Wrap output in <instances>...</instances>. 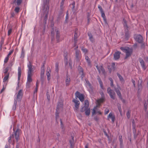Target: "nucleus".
Segmentation results:
<instances>
[{
  "label": "nucleus",
  "instance_id": "50",
  "mask_svg": "<svg viewBox=\"0 0 148 148\" xmlns=\"http://www.w3.org/2000/svg\"><path fill=\"white\" fill-rule=\"evenodd\" d=\"M97 106L95 107L93 109V111L92 112V114L93 115L95 114L96 113V110L97 109Z\"/></svg>",
  "mask_w": 148,
  "mask_h": 148
},
{
  "label": "nucleus",
  "instance_id": "51",
  "mask_svg": "<svg viewBox=\"0 0 148 148\" xmlns=\"http://www.w3.org/2000/svg\"><path fill=\"white\" fill-rule=\"evenodd\" d=\"M145 110L146 111L147 109V103L145 102L144 104Z\"/></svg>",
  "mask_w": 148,
  "mask_h": 148
},
{
  "label": "nucleus",
  "instance_id": "60",
  "mask_svg": "<svg viewBox=\"0 0 148 148\" xmlns=\"http://www.w3.org/2000/svg\"><path fill=\"white\" fill-rule=\"evenodd\" d=\"M118 108L120 113H121L122 112V110L121 107L119 106Z\"/></svg>",
  "mask_w": 148,
  "mask_h": 148
},
{
  "label": "nucleus",
  "instance_id": "56",
  "mask_svg": "<svg viewBox=\"0 0 148 148\" xmlns=\"http://www.w3.org/2000/svg\"><path fill=\"white\" fill-rule=\"evenodd\" d=\"M12 52H13L12 51H10L9 52V53L8 54V55H7V56L9 58V56L12 54Z\"/></svg>",
  "mask_w": 148,
  "mask_h": 148
},
{
  "label": "nucleus",
  "instance_id": "39",
  "mask_svg": "<svg viewBox=\"0 0 148 148\" xmlns=\"http://www.w3.org/2000/svg\"><path fill=\"white\" fill-rule=\"evenodd\" d=\"M119 141L120 142V145L121 146H122L123 145V140L122 138V136H119Z\"/></svg>",
  "mask_w": 148,
  "mask_h": 148
},
{
  "label": "nucleus",
  "instance_id": "4",
  "mask_svg": "<svg viewBox=\"0 0 148 148\" xmlns=\"http://www.w3.org/2000/svg\"><path fill=\"white\" fill-rule=\"evenodd\" d=\"M49 0H44V7H45L46 5L47 7L46 8V10H47V14L45 15V19H47V18L48 14L49 13V6L48 4L49 3Z\"/></svg>",
  "mask_w": 148,
  "mask_h": 148
},
{
  "label": "nucleus",
  "instance_id": "19",
  "mask_svg": "<svg viewBox=\"0 0 148 148\" xmlns=\"http://www.w3.org/2000/svg\"><path fill=\"white\" fill-rule=\"evenodd\" d=\"M134 122V120H133L132 121L133 131L134 134V137L135 138H136L137 136L136 134V130L135 129V125Z\"/></svg>",
  "mask_w": 148,
  "mask_h": 148
},
{
  "label": "nucleus",
  "instance_id": "14",
  "mask_svg": "<svg viewBox=\"0 0 148 148\" xmlns=\"http://www.w3.org/2000/svg\"><path fill=\"white\" fill-rule=\"evenodd\" d=\"M121 52L119 51H117L114 54V58L115 60H118L120 57Z\"/></svg>",
  "mask_w": 148,
  "mask_h": 148
},
{
  "label": "nucleus",
  "instance_id": "58",
  "mask_svg": "<svg viewBox=\"0 0 148 148\" xmlns=\"http://www.w3.org/2000/svg\"><path fill=\"white\" fill-rule=\"evenodd\" d=\"M132 81L133 84V86L134 87H135L136 86V82L133 79H132Z\"/></svg>",
  "mask_w": 148,
  "mask_h": 148
},
{
  "label": "nucleus",
  "instance_id": "3",
  "mask_svg": "<svg viewBox=\"0 0 148 148\" xmlns=\"http://www.w3.org/2000/svg\"><path fill=\"white\" fill-rule=\"evenodd\" d=\"M121 49L126 53L125 58L130 56L132 52V49L127 47L125 48L121 47Z\"/></svg>",
  "mask_w": 148,
  "mask_h": 148
},
{
  "label": "nucleus",
  "instance_id": "25",
  "mask_svg": "<svg viewBox=\"0 0 148 148\" xmlns=\"http://www.w3.org/2000/svg\"><path fill=\"white\" fill-rule=\"evenodd\" d=\"M97 79L100 84L101 88L102 89H103V86L102 82L99 76H98Z\"/></svg>",
  "mask_w": 148,
  "mask_h": 148
},
{
  "label": "nucleus",
  "instance_id": "42",
  "mask_svg": "<svg viewBox=\"0 0 148 148\" xmlns=\"http://www.w3.org/2000/svg\"><path fill=\"white\" fill-rule=\"evenodd\" d=\"M56 69L55 71L56 72L58 73V63H56Z\"/></svg>",
  "mask_w": 148,
  "mask_h": 148
},
{
  "label": "nucleus",
  "instance_id": "12",
  "mask_svg": "<svg viewBox=\"0 0 148 148\" xmlns=\"http://www.w3.org/2000/svg\"><path fill=\"white\" fill-rule=\"evenodd\" d=\"M70 76L68 75V74H66L65 79V83L66 86H69L70 83Z\"/></svg>",
  "mask_w": 148,
  "mask_h": 148
},
{
  "label": "nucleus",
  "instance_id": "33",
  "mask_svg": "<svg viewBox=\"0 0 148 148\" xmlns=\"http://www.w3.org/2000/svg\"><path fill=\"white\" fill-rule=\"evenodd\" d=\"M117 75L121 82H123L124 81L122 77L119 73H118Z\"/></svg>",
  "mask_w": 148,
  "mask_h": 148
},
{
  "label": "nucleus",
  "instance_id": "20",
  "mask_svg": "<svg viewBox=\"0 0 148 148\" xmlns=\"http://www.w3.org/2000/svg\"><path fill=\"white\" fill-rule=\"evenodd\" d=\"M96 67L98 70L99 73H100L101 72H102L103 73H104L105 72V70L103 68L102 66H97Z\"/></svg>",
  "mask_w": 148,
  "mask_h": 148
},
{
  "label": "nucleus",
  "instance_id": "11",
  "mask_svg": "<svg viewBox=\"0 0 148 148\" xmlns=\"http://www.w3.org/2000/svg\"><path fill=\"white\" fill-rule=\"evenodd\" d=\"M51 71L49 67H48L46 71V75L47 76V79L49 81L50 79Z\"/></svg>",
  "mask_w": 148,
  "mask_h": 148
},
{
  "label": "nucleus",
  "instance_id": "49",
  "mask_svg": "<svg viewBox=\"0 0 148 148\" xmlns=\"http://www.w3.org/2000/svg\"><path fill=\"white\" fill-rule=\"evenodd\" d=\"M86 108L85 106H83L81 109L80 112H84V111H85Z\"/></svg>",
  "mask_w": 148,
  "mask_h": 148
},
{
  "label": "nucleus",
  "instance_id": "27",
  "mask_svg": "<svg viewBox=\"0 0 148 148\" xmlns=\"http://www.w3.org/2000/svg\"><path fill=\"white\" fill-rule=\"evenodd\" d=\"M51 36H53L55 34V31L53 29V27L54 25L53 24L52 25H51Z\"/></svg>",
  "mask_w": 148,
  "mask_h": 148
},
{
  "label": "nucleus",
  "instance_id": "63",
  "mask_svg": "<svg viewBox=\"0 0 148 148\" xmlns=\"http://www.w3.org/2000/svg\"><path fill=\"white\" fill-rule=\"evenodd\" d=\"M75 2H74L72 3V5H73V9H74L75 7Z\"/></svg>",
  "mask_w": 148,
  "mask_h": 148
},
{
  "label": "nucleus",
  "instance_id": "38",
  "mask_svg": "<svg viewBox=\"0 0 148 148\" xmlns=\"http://www.w3.org/2000/svg\"><path fill=\"white\" fill-rule=\"evenodd\" d=\"M56 38L58 40L59 38V32L58 30H56Z\"/></svg>",
  "mask_w": 148,
  "mask_h": 148
},
{
  "label": "nucleus",
  "instance_id": "17",
  "mask_svg": "<svg viewBox=\"0 0 148 148\" xmlns=\"http://www.w3.org/2000/svg\"><path fill=\"white\" fill-rule=\"evenodd\" d=\"M9 75L8 74L7 75H6L4 78L3 79V82L4 83V84L3 85V89L1 90V91L2 92V91L3 89L4 86H5L6 84V83H5V82L7 81Z\"/></svg>",
  "mask_w": 148,
  "mask_h": 148
},
{
  "label": "nucleus",
  "instance_id": "43",
  "mask_svg": "<svg viewBox=\"0 0 148 148\" xmlns=\"http://www.w3.org/2000/svg\"><path fill=\"white\" fill-rule=\"evenodd\" d=\"M89 104L88 101L87 100H86L85 101V106L86 107H88Z\"/></svg>",
  "mask_w": 148,
  "mask_h": 148
},
{
  "label": "nucleus",
  "instance_id": "22",
  "mask_svg": "<svg viewBox=\"0 0 148 148\" xmlns=\"http://www.w3.org/2000/svg\"><path fill=\"white\" fill-rule=\"evenodd\" d=\"M125 35L126 38H128L130 36V33L128 27L126 28L125 30Z\"/></svg>",
  "mask_w": 148,
  "mask_h": 148
},
{
  "label": "nucleus",
  "instance_id": "2",
  "mask_svg": "<svg viewBox=\"0 0 148 148\" xmlns=\"http://www.w3.org/2000/svg\"><path fill=\"white\" fill-rule=\"evenodd\" d=\"M23 95V90H19L17 95H15L14 98V105L12 107V109L13 110H15L16 105L17 102H20L22 98Z\"/></svg>",
  "mask_w": 148,
  "mask_h": 148
},
{
  "label": "nucleus",
  "instance_id": "1",
  "mask_svg": "<svg viewBox=\"0 0 148 148\" xmlns=\"http://www.w3.org/2000/svg\"><path fill=\"white\" fill-rule=\"evenodd\" d=\"M14 131V134L10 135L8 138V142L9 143H12L13 145H14L15 143V139L17 142L19 139V134L21 130L19 129H17L16 131H15L14 128L13 129Z\"/></svg>",
  "mask_w": 148,
  "mask_h": 148
},
{
  "label": "nucleus",
  "instance_id": "37",
  "mask_svg": "<svg viewBox=\"0 0 148 148\" xmlns=\"http://www.w3.org/2000/svg\"><path fill=\"white\" fill-rule=\"evenodd\" d=\"M21 2L22 0H17L15 3V5H19L21 4Z\"/></svg>",
  "mask_w": 148,
  "mask_h": 148
},
{
  "label": "nucleus",
  "instance_id": "24",
  "mask_svg": "<svg viewBox=\"0 0 148 148\" xmlns=\"http://www.w3.org/2000/svg\"><path fill=\"white\" fill-rule=\"evenodd\" d=\"M114 90L119 98L121 99V95L119 89L118 88H115Z\"/></svg>",
  "mask_w": 148,
  "mask_h": 148
},
{
  "label": "nucleus",
  "instance_id": "40",
  "mask_svg": "<svg viewBox=\"0 0 148 148\" xmlns=\"http://www.w3.org/2000/svg\"><path fill=\"white\" fill-rule=\"evenodd\" d=\"M138 92L140 90V91L142 89V86L141 83H140L138 84Z\"/></svg>",
  "mask_w": 148,
  "mask_h": 148
},
{
  "label": "nucleus",
  "instance_id": "10",
  "mask_svg": "<svg viewBox=\"0 0 148 148\" xmlns=\"http://www.w3.org/2000/svg\"><path fill=\"white\" fill-rule=\"evenodd\" d=\"M78 69L79 74L81 75V77L82 79H83L85 76V74L84 73V71L83 69L80 66L78 67Z\"/></svg>",
  "mask_w": 148,
  "mask_h": 148
},
{
  "label": "nucleus",
  "instance_id": "21",
  "mask_svg": "<svg viewBox=\"0 0 148 148\" xmlns=\"http://www.w3.org/2000/svg\"><path fill=\"white\" fill-rule=\"evenodd\" d=\"M139 61L142 68L143 70H145L146 68L145 66L144 61L141 58H140Z\"/></svg>",
  "mask_w": 148,
  "mask_h": 148
},
{
  "label": "nucleus",
  "instance_id": "7",
  "mask_svg": "<svg viewBox=\"0 0 148 148\" xmlns=\"http://www.w3.org/2000/svg\"><path fill=\"white\" fill-rule=\"evenodd\" d=\"M32 76V75L27 74V82L26 84V87L27 88H29L30 87V83L32 81L31 78Z\"/></svg>",
  "mask_w": 148,
  "mask_h": 148
},
{
  "label": "nucleus",
  "instance_id": "28",
  "mask_svg": "<svg viewBox=\"0 0 148 148\" xmlns=\"http://www.w3.org/2000/svg\"><path fill=\"white\" fill-rule=\"evenodd\" d=\"M59 108H60V107L58 105L57 106V107L56 110V120H57L59 118V115H58L59 113H58V110H59Z\"/></svg>",
  "mask_w": 148,
  "mask_h": 148
},
{
  "label": "nucleus",
  "instance_id": "54",
  "mask_svg": "<svg viewBox=\"0 0 148 148\" xmlns=\"http://www.w3.org/2000/svg\"><path fill=\"white\" fill-rule=\"evenodd\" d=\"M12 29L11 28L10 29H9L8 31V35L9 36L11 34L12 32Z\"/></svg>",
  "mask_w": 148,
  "mask_h": 148
},
{
  "label": "nucleus",
  "instance_id": "59",
  "mask_svg": "<svg viewBox=\"0 0 148 148\" xmlns=\"http://www.w3.org/2000/svg\"><path fill=\"white\" fill-rule=\"evenodd\" d=\"M8 71V69L7 68H6L4 70V73L5 74H6L7 73Z\"/></svg>",
  "mask_w": 148,
  "mask_h": 148
},
{
  "label": "nucleus",
  "instance_id": "18",
  "mask_svg": "<svg viewBox=\"0 0 148 148\" xmlns=\"http://www.w3.org/2000/svg\"><path fill=\"white\" fill-rule=\"evenodd\" d=\"M100 94L101 95L102 98L99 99L98 100V102L99 103L102 102L103 101L104 98V95L103 94V92L102 90L100 92Z\"/></svg>",
  "mask_w": 148,
  "mask_h": 148
},
{
  "label": "nucleus",
  "instance_id": "55",
  "mask_svg": "<svg viewBox=\"0 0 148 148\" xmlns=\"http://www.w3.org/2000/svg\"><path fill=\"white\" fill-rule=\"evenodd\" d=\"M109 109H106L105 110V114H107L108 113H109Z\"/></svg>",
  "mask_w": 148,
  "mask_h": 148
},
{
  "label": "nucleus",
  "instance_id": "26",
  "mask_svg": "<svg viewBox=\"0 0 148 148\" xmlns=\"http://www.w3.org/2000/svg\"><path fill=\"white\" fill-rule=\"evenodd\" d=\"M67 52H64V60L65 61V64L67 65L68 64V62H67Z\"/></svg>",
  "mask_w": 148,
  "mask_h": 148
},
{
  "label": "nucleus",
  "instance_id": "5",
  "mask_svg": "<svg viewBox=\"0 0 148 148\" xmlns=\"http://www.w3.org/2000/svg\"><path fill=\"white\" fill-rule=\"evenodd\" d=\"M107 92L109 94L111 98L114 99L115 95L114 92L113 90H111L110 88L109 87L107 89Z\"/></svg>",
  "mask_w": 148,
  "mask_h": 148
},
{
  "label": "nucleus",
  "instance_id": "62",
  "mask_svg": "<svg viewBox=\"0 0 148 148\" xmlns=\"http://www.w3.org/2000/svg\"><path fill=\"white\" fill-rule=\"evenodd\" d=\"M14 63L12 61L9 64V66H12Z\"/></svg>",
  "mask_w": 148,
  "mask_h": 148
},
{
  "label": "nucleus",
  "instance_id": "30",
  "mask_svg": "<svg viewBox=\"0 0 148 148\" xmlns=\"http://www.w3.org/2000/svg\"><path fill=\"white\" fill-rule=\"evenodd\" d=\"M76 57L77 60H79V58L80 57L79 55V51L77 50L76 51Z\"/></svg>",
  "mask_w": 148,
  "mask_h": 148
},
{
  "label": "nucleus",
  "instance_id": "48",
  "mask_svg": "<svg viewBox=\"0 0 148 148\" xmlns=\"http://www.w3.org/2000/svg\"><path fill=\"white\" fill-rule=\"evenodd\" d=\"M19 9H20V8H19V7H16L14 9V11L18 13L19 12Z\"/></svg>",
  "mask_w": 148,
  "mask_h": 148
},
{
  "label": "nucleus",
  "instance_id": "31",
  "mask_svg": "<svg viewBox=\"0 0 148 148\" xmlns=\"http://www.w3.org/2000/svg\"><path fill=\"white\" fill-rule=\"evenodd\" d=\"M73 101L75 103V105H79L80 104V102L79 101L77 100L76 99H74L73 100Z\"/></svg>",
  "mask_w": 148,
  "mask_h": 148
},
{
  "label": "nucleus",
  "instance_id": "8",
  "mask_svg": "<svg viewBox=\"0 0 148 148\" xmlns=\"http://www.w3.org/2000/svg\"><path fill=\"white\" fill-rule=\"evenodd\" d=\"M75 95L76 97L79 98L81 102L84 101V98L83 94H81L79 92L77 91L75 93Z\"/></svg>",
  "mask_w": 148,
  "mask_h": 148
},
{
  "label": "nucleus",
  "instance_id": "32",
  "mask_svg": "<svg viewBox=\"0 0 148 148\" xmlns=\"http://www.w3.org/2000/svg\"><path fill=\"white\" fill-rule=\"evenodd\" d=\"M25 56V51L23 50V48H22L21 53L20 56V58H23Z\"/></svg>",
  "mask_w": 148,
  "mask_h": 148
},
{
  "label": "nucleus",
  "instance_id": "52",
  "mask_svg": "<svg viewBox=\"0 0 148 148\" xmlns=\"http://www.w3.org/2000/svg\"><path fill=\"white\" fill-rule=\"evenodd\" d=\"M8 59H9V57L6 56L4 60V62L5 63H6L8 62Z\"/></svg>",
  "mask_w": 148,
  "mask_h": 148
},
{
  "label": "nucleus",
  "instance_id": "57",
  "mask_svg": "<svg viewBox=\"0 0 148 148\" xmlns=\"http://www.w3.org/2000/svg\"><path fill=\"white\" fill-rule=\"evenodd\" d=\"M48 92H47V99L49 101L50 100V95L48 94Z\"/></svg>",
  "mask_w": 148,
  "mask_h": 148
},
{
  "label": "nucleus",
  "instance_id": "61",
  "mask_svg": "<svg viewBox=\"0 0 148 148\" xmlns=\"http://www.w3.org/2000/svg\"><path fill=\"white\" fill-rule=\"evenodd\" d=\"M76 32H75V34H74V39H75H75L77 38V37L75 36V35H76Z\"/></svg>",
  "mask_w": 148,
  "mask_h": 148
},
{
  "label": "nucleus",
  "instance_id": "9",
  "mask_svg": "<svg viewBox=\"0 0 148 148\" xmlns=\"http://www.w3.org/2000/svg\"><path fill=\"white\" fill-rule=\"evenodd\" d=\"M27 67L28 69L27 74L32 75V73L34 71V68L32 66L31 64L29 62L27 64Z\"/></svg>",
  "mask_w": 148,
  "mask_h": 148
},
{
  "label": "nucleus",
  "instance_id": "23",
  "mask_svg": "<svg viewBox=\"0 0 148 148\" xmlns=\"http://www.w3.org/2000/svg\"><path fill=\"white\" fill-rule=\"evenodd\" d=\"M45 71L44 65H43L41 68L40 76L41 78H42L44 75Z\"/></svg>",
  "mask_w": 148,
  "mask_h": 148
},
{
  "label": "nucleus",
  "instance_id": "6",
  "mask_svg": "<svg viewBox=\"0 0 148 148\" xmlns=\"http://www.w3.org/2000/svg\"><path fill=\"white\" fill-rule=\"evenodd\" d=\"M135 40L139 43H141L143 40V37L140 34H136L134 36Z\"/></svg>",
  "mask_w": 148,
  "mask_h": 148
},
{
  "label": "nucleus",
  "instance_id": "13",
  "mask_svg": "<svg viewBox=\"0 0 148 148\" xmlns=\"http://www.w3.org/2000/svg\"><path fill=\"white\" fill-rule=\"evenodd\" d=\"M18 84L17 85L18 86V84L19 83V80L20 79V78L21 76V69L20 67H18Z\"/></svg>",
  "mask_w": 148,
  "mask_h": 148
},
{
  "label": "nucleus",
  "instance_id": "47",
  "mask_svg": "<svg viewBox=\"0 0 148 148\" xmlns=\"http://www.w3.org/2000/svg\"><path fill=\"white\" fill-rule=\"evenodd\" d=\"M131 112L130 111H128L126 113V115L128 118H129L130 116Z\"/></svg>",
  "mask_w": 148,
  "mask_h": 148
},
{
  "label": "nucleus",
  "instance_id": "46",
  "mask_svg": "<svg viewBox=\"0 0 148 148\" xmlns=\"http://www.w3.org/2000/svg\"><path fill=\"white\" fill-rule=\"evenodd\" d=\"M82 50L85 53H86L87 52V49H86L84 48V47H82Z\"/></svg>",
  "mask_w": 148,
  "mask_h": 148
},
{
  "label": "nucleus",
  "instance_id": "41",
  "mask_svg": "<svg viewBox=\"0 0 148 148\" xmlns=\"http://www.w3.org/2000/svg\"><path fill=\"white\" fill-rule=\"evenodd\" d=\"M79 105H75L74 110L75 112H77L78 110Z\"/></svg>",
  "mask_w": 148,
  "mask_h": 148
},
{
  "label": "nucleus",
  "instance_id": "35",
  "mask_svg": "<svg viewBox=\"0 0 148 148\" xmlns=\"http://www.w3.org/2000/svg\"><path fill=\"white\" fill-rule=\"evenodd\" d=\"M101 16L103 17V20H104V21H106V18L105 16V15L104 13L103 12V11L101 12Z\"/></svg>",
  "mask_w": 148,
  "mask_h": 148
},
{
  "label": "nucleus",
  "instance_id": "16",
  "mask_svg": "<svg viewBox=\"0 0 148 148\" xmlns=\"http://www.w3.org/2000/svg\"><path fill=\"white\" fill-rule=\"evenodd\" d=\"M108 119L111 118L112 121L114 122L115 120V116L114 114L111 112H110L108 116Z\"/></svg>",
  "mask_w": 148,
  "mask_h": 148
},
{
  "label": "nucleus",
  "instance_id": "36",
  "mask_svg": "<svg viewBox=\"0 0 148 148\" xmlns=\"http://www.w3.org/2000/svg\"><path fill=\"white\" fill-rule=\"evenodd\" d=\"M85 59L86 60L88 64L90 65V62L89 58L87 56H85Z\"/></svg>",
  "mask_w": 148,
  "mask_h": 148
},
{
  "label": "nucleus",
  "instance_id": "34",
  "mask_svg": "<svg viewBox=\"0 0 148 148\" xmlns=\"http://www.w3.org/2000/svg\"><path fill=\"white\" fill-rule=\"evenodd\" d=\"M88 35L89 37L90 40L92 42L93 41V39L92 38V35L91 33H88Z\"/></svg>",
  "mask_w": 148,
  "mask_h": 148
},
{
  "label": "nucleus",
  "instance_id": "64",
  "mask_svg": "<svg viewBox=\"0 0 148 148\" xmlns=\"http://www.w3.org/2000/svg\"><path fill=\"white\" fill-rule=\"evenodd\" d=\"M97 113H98L99 114H101V113L100 111H97L96 112Z\"/></svg>",
  "mask_w": 148,
  "mask_h": 148
},
{
  "label": "nucleus",
  "instance_id": "53",
  "mask_svg": "<svg viewBox=\"0 0 148 148\" xmlns=\"http://www.w3.org/2000/svg\"><path fill=\"white\" fill-rule=\"evenodd\" d=\"M98 7L99 9L100 12L103 11L100 5H99L98 6Z\"/></svg>",
  "mask_w": 148,
  "mask_h": 148
},
{
  "label": "nucleus",
  "instance_id": "15",
  "mask_svg": "<svg viewBox=\"0 0 148 148\" xmlns=\"http://www.w3.org/2000/svg\"><path fill=\"white\" fill-rule=\"evenodd\" d=\"M85 81L86 82V87L87 88H90V90H89L90 92H92V88L90 83L87 80H85Z\"/></svg>",
  "mask_w": 148,
  "mask_h": 148
},
{
  "label": "nucleus",
  "instance_id": "44",
  "mask_svg": "<svg viewBox=\"0 0 148 148\" xmlns=\"http://www.w3.org/2000/svg\"><path fill=\"white\" fill-rule=\"evenodd\" d=\"M123 21L124 22V26L125 28H127V22L126 20L125 19H123Z\"/></svg>",
  "mask_w": 148,
  "mask_h": 148
},
{
  "label": "nucleus",
  "instance_id": "29",
  "mask_svg": "<svg viewBox=\"0 0 148 148\" xmlns=\"http://www.w3.org/2000/svg\"><path fill=\"white\" fill-rule=\"evenodd\" d=\"M85 114L86 116H89L90 113V110L89 108H86L85 110Z\"/></svg>",
  "mask_w": 148,
  "mask_h": 148
},
{
  "label": "nucleus",
  "instance_id": "45",
  "mask_svg": "<svg viewBox=\"0 0 148 148\" xmlns=\"http://www.w3.org/2000/svg\"><path fill=\"white\" fill-rule=\"evenodd\" d=\"M69 15L68 11H67L66 12V19H65V21L66 23L67 22V20L69 18V15Z\"/></svg>",
  "mask_w": 148,
  "mask_h": 148
}]
</instances>
